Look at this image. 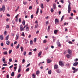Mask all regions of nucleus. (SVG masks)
<instances>
[{"instance_id": "nucleus-44", "label": "nucleus", "mask_w": 78, "mask_h": 78, "mask_svg": "<svg viewBox=\"0 0 78 78\" xmlns=\"http://www.w3.org/2000/svg\"><path fill=\"white\" fill-rule=\"evenodd\" d=\"M21 36H25V34H24V32H23L22 34H21Z\"/></svg>"}, {"instance_id": "nucleus-48", "label": "nucleus", "mask_w": 78, "mask_h": 78, "mask_svg": "<svg viewBox=\"0 0 78 78\" xmlns=\"http://www.w3.org/2000/svg\"><path fill=\"white\" fill-rule=\"evenodd\" d=\"M42 62H40L38 64V66H40V65H42Z\"/></svg>"}, {"instance_id": "nucleus-54", "label": "nucleus", "mask_w": 78, "mask_h": 78, "mask_svg": "<svg viewBox=\"0 0 78 78\" xmlns=\"http://www.w3.org/2000/svg\"><path fill=\"white\" fill-rule=\"evenodd\" d=\"M19 22H21V18H20L19 19Z\"/></svg>"}, {"instance_id": "nucleus-30", "label": "nucleus", "mask_w": 78, "mask_h": 78, "mask_svg": "<svg viewBox=\"0 0 78 78\" xmlns=\"http://www.w3.org/2000/svg\"><path fill=\"white\" fill-rule=\"evenodd\" d=\"M48 73L49 75H50L51 74V70H50L48 71Z\"/></svg>"}, {"instance_id": "nucleus-57", "label": "nucleus", "mask_w": 78, "mask_h": 78, "mask_svg": "<svg viewBox=\"0 0 78 78\" xmlns=\"http://www.w3.org/2000/svg\"><path fill=\"white\" fill-rule=\"evenodd\" d=\"M60 2L63 4L64 3V0H61Z\"/></svg>"}, {"instance_id": "nucleus-22", "label": "nucleus", "mask_w": 78, "mask_h": 78, "mask_svg": "<svg viewBox=\"0 0 78 78\" xmlns=\"http://www.w3.org/2000/svg\"><path fill=\"white\" fill-rule=\"evenodd\" d=\"M32 76L33 78H36V74H35L34 73L32 74Z\"/></svg>"}, {"instance_id": "nucleus-14", "label": "nucleus", "mask_w": 78, "mask_h": 78, "mask_svg": "<svg viewBox=\"0 0 78 78\" xmlns=\"http://www.w3.org/2000/svg\"><path fill=\"white\" fill-rule=\"evenodd\" d=\"M9 35H8L6 37L5 40H6V41H8V39H9Z\"/></svg>"}, {"instance_id": "nucleus-29", "label": "nucleus", "mask_w": 78, "mask_h": 78, "mask_svg": "<svg viewBox=\"0 0 78 78\" xmlns=\"http://www.w3.org/2000/svg\"><path fill=\"white\" fill-rule=\"evenodd\" d=\"M39 8H38L37 9V10L36 12V14H38V12H39Z\"/></svg>"}, {"instance_id": "nucleus-45", "label": "nucleus", "mask_w": 78, "mask_h": 78, "mask_svg": "<svg viewBox=\"0 0 78 78\" xmlns=\"http://www.w3.org/2000/svg\"><path fill=\"white\" fill-rule=\"evenodd\" d=\"M29 70H30V69H29V68H28L26 70V72L28 71H29Z\"/></svg>"}, {"instance_id": "nucleus-41", "label": "nucleus", "mask_w": 78, "mask_h": 78, "mask_svg": "<svg viewBox=\"0 0 78 78\" xmlns=\"http://www.w3.org/2000/svg\"><path fill=\"white\" fill-rule=\"evenodd\" d=\"M51 12H53L54 11V10H53V8H51Z\"/></svg>"}, {"instance_id": "nucleus-16", "label": "nucleus", "mask_w": 78, "mask_h": 78, "mask_svg": "<svg viewBox=\"0 0 78 78\" xmlns=\"http://www.w3.org/2000/svg\"><path fill=\"white\" fill-rule=\"evenodd\" d=\"M68 52L69 55H71V52H72V51H71L69 49L68 51Z\"/></svg>"}, {"instance_id": "nucleus-12", "label": "nucleus", "mask_w": 78, "mask_h": 78, "mask_svg": "<svg viewBox=\"0 0 78 78\" xmlns=\"http://www.w3.org/2000/svg\"><path fill=\"white\" fill-rule=\"evenodd\" d=\"M71 56L68 54L66 55V57H67V58H70Z\"/></svg>"}, {"instance_id": "nucleus-39", "label": "nucleus", "mask_w": 78, "mask_h": 78, "mask_svg": "<svg viewBox=\"0 0 78 78\" xmlns=\"http://www.w3.org/2000/svg\"><path fill=\"white\" fill-rule=\"evenodd\" d=\"M19 6H18L17 9H16V10H15V12H16V11H17L18 9H19Z\"/></svg>"}, {"instance_id": "nucleus-63", "label": "nucleus", "mask_w": 78, "mask_h": 78, "mask_svg": "<svg viewBox=\"0 0 78 78\" xmlns=\"http://www.w3.org/2000/svg\"><path fill=\"white\" fill-rule=\"evenodd\" d=\"M26 51H24V53H23V55H26Z\"/></svg>"}, {"instance_id": "nucleus-34", "label": "nucleus", "mask_w": 78, "mask_h": 78, "mask_svg": "<svg viewBox=\"0 0 78 78\" xmlns=\"http://www.w3.org/2000/svg\"><path fill=\"white\" fill-rule=\"evenodd\" d=\"M19 47H20V44H19L16 47V49H17V48H19Z\"/></svg>"}, {"instance_id": "nucleus-18", "label": "nucleus", "mask_w": 78, "mask_h": 78, "mask_svg": "<svg viewBox=\"0 0 78 78\" xmlns=\"http://www.w3.org/2000/svg\"><path fill=\"white\" fill-rule=\"evenodd\" d=\"M24 28V27H23L20 28V31H23Z\"/></svg>"}, {"instance_id": "nucleus-4", "label": "nucleus", "mask_w": 78, "mask_h": 78, "mask_svg": "<svg viewBox=\"0 0 78 78\" xmlns=\"http://www.w3.org/2000/svg\"><path fill=\"white\" fill-rule=\"evenodd\" d=\"M55 24H57V23H59V20L57 19H55Z\"/></svg>"}, {"instance_id": "nucleus-9", "label": "nucleus", "mask_w": 78, "mask_h": 78, "mask_svg": "<svg viewBox=\"0 0 78 78\" xmlns=\"http://www.w3.org/2000/svg\"><path fill=\"white\" fill-rule=\"evenodd\" d=\"M51 62V60L50 59H47V63H50Z\"/></svg>"}, {"instance_id": "nucleus-33", "label": "nucleus", "mask_w": 78, "mask_h": 78, "mask_svg": "<svg viewBox=\"0 0 78 78\" xmlns=\"http://www.w3.org/2000/svg\"><path fill=\"white\" fill-rule=\"evenodd\" d=\"M64 16H62L61 20V22H62V20H63V19H64Z\"/></svg>"}, {"instance_id": "nucleus-59", "label": "nucleus", "mask_w": 78, "mask_h": 78, "mask_svg": "<svg viewBox=\"0 0 78 78\" xmlns=\"http://www.w3.org/2000/svg\"><path fill=\"white\" fill-rule=\"evenodd\" d=\"M31 19H33V15H32L30 16Z\"/></svg>"}, {"instance_id": "nucleus-11", "label": "nucleus", "mask_w": 78, "mask_h": 78, "mask_svg": "<svg viewBox=\"0 0 78 78\" xmlns=\"http://www.w3.org/2000/svg\"><path fill=\"white\" fill-rule=\"evenodd\" d=\"M78 62H76L73 63V66H76L77 65H78Z\"/></svg>"}, {"instance_id": "nucleus-62", "label": "nucleus", "mask_w": 78, "mask_h": 78, "mask_svg": "<svg viewBox=\"0 0 78 78\" xmlns=\"http://www.w3.org/2000/svg\"><path fill=\"white\" fill-rule=\"evenodd\" d=\"M37 51V49H36V48H35V49H34L33 50V51Z\"/></svg>"}, {"instance_id": "nucleus-46", "label": "nucleus", "mask_w": 78, "mask_h": 78, "mask_svg": "<svg viewBox=\"0 0 78 78\" xmlns=\"http://www.w3.org/2000/svg\"><path fill=\"white\" fill-rule=\"evenodd\" d=\"M4 58L2 59V61L4 62V63H5V58Z\"/></svg>"}, {"instance_id": "nucleus-56", "label": "nucleus", "mask_w": 78, "mask_h": 78, "mask_svg": "<svg viewBox=\"0 0 78 78\" xmlns=\"http://www.w3.org/2000/svg\"><path fill=\"white\" fill-rule=\"evenodd\" d=\"M1 46H3V42L1 43Z\"/></svg>"}, {"instance_id": "nucleus-3", "label": "nucleus", "mask_w": 78, "mask_h": 78, "mask_svg": "<svg viewBox=\"0 0 78 78\" xmlns=\"http://www.w3.org/2000/svg\"><path fill=\"white\" fill-rule=\"evenodd\" d=\"M59 64L61 67H63V66H64V62L60 61L59 62Z\"/></svg>"}, {"instance_id": "nucleus-23", "label": "nucleus", "mask_w": 78, "mask_h": 78, "mask_svg": "<svg viewBox=\"0 0 78 78\" xmlns=\"http://www.w3.org/2000/svg\"><path fill=\"white\" fill-rule=\"evenodd\" d=\"M78 69H75V70H74L73 73H75L76 72H77L78 71Z\"/></svg>"}, {"instance_id": "nucleus-20", "label": "nucleus", "mask_w": 78, "mask_h": 78, "mask_svg": "<svg viewBox=\"0 0 78 78\" xmlns=\"http://www.w3.org/2000/svg\"><path fill=\"white\" fill-rule=\"evenodd\" d=\"M54 34H56L58 33V30H55L54 31Z\"/></svg>"}, {"instance_id": "nucleus-32", "label": "nucleus", "mask_w": 78, "mask_h": 78, "mask_svg": "<svg viewBox=\"0 0 78 78\" xmlns=\"http://www.w3.org/2000/svg\"><path fill=\"white\" fill-rule=\"evenodd\" d=\"M22 24L23 25H25V20H23L22 22Z\"/></svg>"}, {"instance_id": "nucleus-24", "label": "nucleus", "mask_w": 78, "mask_h": 78, "mask_svg": "<svg viewBox=\"0 0 78 78\" xmlns=\"http://www.w3.org/2000/svg\"><path fill=\"white\" fill-rule=\"evenodd\" d=\"M26 31H29V27H26Z\"/></svg>"}, {"instance_id": "nucleus-7", "label": "nucleus", "mask_w": 78, "mask_h": 78, "mask_svg": "<svg viewBox=\"0 0 78 78\" xmlns=\"http://www.w3.org/2000/svg\"><path fill=\"white\" fill-rule=\"evenodd\" d=\"M58 41L57 43V45H58V47H61V45L60 42H59V41Z\"/></svg>"}, {"instance_id": "nucleus-19", "label": "nucleus", "mask_w": 78, "mask_h": 78, "mask_svg": "<svg viewBox=\"0 0 78 78\" xmlns=\"http://www.w3.org/2000/svg\"><path fill=\"white\" fill-rule=\"evenodd\" d=\"M40 6H41V8H42V9H43V8H44V5L43 4H42V3L41 4V5H40Z\"/></svg>"}, {"instance_id": "nucleus-50", "label": "nucleus", "mask_w": 78, "mask_h": 78, "mask_svg": "<svg viewBox=\"0 0 78 78\" xmlns=\"http://www.w3.org/2000/svg\"><path fill=\"white\" fill-rule=\"evenodd\" d=\"M13 67V65H12L11 66H10L9 67V68L10 69H12Z\"/></svg>"}, {"instance_id": "nucleus-49", "label": "nucleus", "mask_w": 78, "mask_h": 78, "mask_svg": "<svg viewBox=\"0 0 78 78\" xmlns=\"http://www.w3.org/2000/svg\"><path fill=\"white\" fill-rule=\"evenodd\" d=\"M46 25H48V21L46 22Z\"/></svg>"}, {"instance_id": "nucleus-43", "label": "nucleus", "mask_w": 78, "mask_h": 78, "mask_svg": "<svg viewBox=\"0 0 78 78\" xmlns=\"http://www.w3.org/2000/svg\"><path fill=\"white\" fill-rule=\"evenodd\" d=\"M30 65H31V64L30 63H29L26 66V67L27 68L28 67H29V66H30Z\"/></svg>"}, {"instance_id": "nucleus-2", "label": "nucleus", "mask_w": 78, "mask_h": 78, "mask_svg": "<svg viewBox=\"0 0 78 78\" xmlns=\"http://www.w3.org/2000/svg\"><path fill=\"white\" fill-rule=\"evenodd\" d=\"M2 8H0V11H3V12H4L5 10V5H3L2 6Z\"/></svg>"}, {"instance_id": "nucleus-13", "label": "nucleus", "mask_w": 78, "mask_h": 78, "mask_svg": "<svg viewBox=\"0 0 78 78\" xmlns=\"http://www.w3.org/2000/svg\"><path fill=\"white\" fill-rule=\"evenodd\" d=\"M39 73H40V71L39 70H38L36 72V75H38Z\"/></svg>"}, {"instance_id": "nucleus-21", "label": "nucleus", "mask_w": 78, "mask_h": 78, "mask_svg": "<svg viewBox=\"0 0 78 78\" xmlns=\"http://www.w3.org/2000/svg\"><path fill=\"white\" fill-rule=\"evenodd\" d=\"M3 54L4 55H6L7 54H8V52L7 51H5L3 52Z\"/></svg>"}, {"instance_id": "nucleus-17", "label": "nucleus", "mask_w": 78, "mask_h": 78, "mask_svg": "<svg viewBox=\"0 0 78 78\" xmlns=\"http://www.w3.org/2000/svg\"><path fill=\"white\" fill-rule=\"evenodd\" d=\"M0 39L1 40H3V36L2 35H1L0 36Z\"/></svg>"}, {"instance_id": "nucleus-5", "label": "nucleus", "mask_w": 78, "mask_h": 78, "mask_svg": "<svg viewBox=\"0 0 78 78\" xmlns=\"http://www.w3.org/2000/svg\"><path fill=\"white\" fill-rule=\"evenodd\" d=\"M53 9H56V4L54 3L53 5Z\"/></svg>"}, {"instance_id": "nucleus-47", "label": "nucleus", "mask_w": 78, "mask_h": 78, "mask_svg": "<svg viewBox=\"0 0 78 78\" xmlns=\"http://www.w3.org/2000/svg\"><path fill=\"white\" fill-rule=\"evenodd\" d=\"M9 28V25H7L6 26V28Z\"/></svg>"}, {"instance_id": "nucleus-61", "label": "nucleus", "mask_w": 78, "mask_h": 78, "mask_svg": "<svg viewBox=\"0 0 78 78\" xmlns=\"http://www.w3.org/2000/svg\"><path fill=\"white\" fill-rule=\"evenodd\" d=\"M11 47H13V46H14V44H13V43L11 44Z\"/></svg>"}, {"instance_id": "nucleus-51", "label": "nucleus", "mask_w": 78, "mask_h": 78, "mask_svg": "<svg viewBox=\"0 0 78 78\" xmlns=\"http://www.w3.org/2000/svg\"><path fill=\"white\" fill-rule=\"evenodd\" d=\"M2 66H8V65L7 64H4L2 65Z\"/></svg>"}, {"instance_id": "nucleus-8", "label": "nucleus", "mask_w": 78, "mask_h": 78, "mask_svg": "<svg viewBox=\"0 0 78 78\" xmlns=\"http://www.w3.org/2000/svg\"><path fill=\"white\" fill-rule=\"evenodd\" d=\"M21 71V66H19V69L18 70V73H20Z\"/></svg>"}, {"instance_id": "nucleus-35", "label": "nucleus", "mask_w": 78, "mask_h": 78, "mask_svg": "<svg viewBox=\"0 0 78 78\" xmlns=\"http://www.w3.org/2000/svg\"><path fill=\"white\" fill-rule=\"evenodd\" d=\"M32 55V52H29V56H31Z\"/></svg>"}, {"instance_id": "nucleus-58", "label": "nucleus", "mask_w": 78, "mask_h": 78, "mask_svg": "<svg viewBox=\"0 0 78 78\" xmlns=\"http://www.w3.org/2000/svg\"><path fill=\"white\" fill-rule=\"evenodd\" d=\"M9 62H11L12 61V59L11 58H9Z\"/></svg>"}, {"instance_id": "nucleus-15", "label": "nucleus", "mask_w": 78, "mask_h": 78, "mask_svg": "<svg viewBox=\"0 0 78 78\" xmlns=\"http://www.w3.org/2000/svg\"><path fill=\"white\" fill-rule=\"evenodd\" d=\"M41 54H42V51H41L38 53V57H39V56H40L41 55Z\"/></svg>"}, {"instance_id": "nucleus-25", "label": "nucleus", "mask_w": 78, "mask_h": 78, "mask_svg": "<svg viewBox=\"0 0 78 78\" xmlns=\"http://www.w3.org/2000/svg\"><path fill=\"white\" fill-rule=\"evenodd\" d=\"M21 76V74H19L17 76V78H19Z\"/></svg>"}, {"instance_id": "nucleus-42", "label": "nucleus", "mask_w": 78, "mask_h": 78, "mask_svg": "<svg viewBox=\"0 0 78 78\" xmlns=\"http://www.w3.org/2000/svg\"><path fill=\"white\" fill-rule=\"evenodd\" d=\"M38 27V24H37V25H36L35 27V28H37Z\"/></svg>"}, {"instance_id": "nucleus-28", "label": "nucleus", "mask_w": 78, "mask_h": 78, "mask_svg": "<svg viewBox=\"0 0 78 78\" xmlns=\"http://www.w3.org/2000/svg\"><path fill=\"white\" fill-rule=\"evenodd\" d=\"M11 76H14V72H12L11 74Z\"/></svg>"}, {"instance_id": "nucleus-38", "label": "nucleus", "mask_w": 78, "mask_h": 78, "mask_svg": "<svg viewBox=\"0 0 78 78\" xmlns=\"http://www.w3.org/2000/svg\"><path fill=\"white\" fill-rule=\"evenodd\" d=\"M30 45H33V41H32V40L30 41Z\"/></svg>"}, {"instance_id": "nucleus-60", "label": "nucleus", "mask_w": 78, "mask_h": 78, "mask_svg": "<svg viewBox=\"0 0 78 78\" xmlns=\"http://www.w3.org/2000/svg\"><path fill=\"white\" fill-rule=\"evenodd\" d=\"M47 42V41L46 40H44L43 41V43H46Z\"/></svg>"}, {"instance_id": "nucleus-6", "label": "nucleus", "mask_w": 78, "mask_h": 78, "mask_svg": "<svg viewBox=\"0 0 78 78\" xmlns=\"http://www.w3.org/2000/svg\"><path fill=\"white\" fill-rule=\"evenodd\" d=\"M58 66L57 65H55L54 66V69H58Z\"/></svg>"}, {"instance_id": "nucleus-55", "label": "nucleus", "mask_w": 78, "mask_h": 78, "mask_svg": "<svg viewBox=\"0 0 78 78\" xmlns=\"http://www.w3.org/2000/svg\"><path fill=\"white\" fill-rule=\"evenodd\" d=\"M23 61L22 62V63H23L24 62H25V59H23L22 60Z\"/></svg>"}, {"instance_id": "nucleus-64", "label": "nucleus", "mask_w": 78, "mask_h": 78, "mask_svg": "<svg viewBox=\"0 0 78 78\" xmlns=\"http://www.w3.org/2000/svg\"><path fill=\"white\" fill-rule=\"evenodd\" d=\"M6 77H7V78H9V75H7L6 76Z\"/></svg>"}, {"instance_id": "nucleus-40", "label": "nucleus", "mask_w": 78, "mask_h": 78, "mask_svg": "<svg viewBox=\"0 0 78 78\" xmlns=\"http://www.w3.org/2000/svg\"><path fill=\"white\" fill-rule=\"evenodd\" d=\"M12 52V50H10L9 51V54H11V53Z\"/></svg>"}, {"instance_id": "nucleus-26", "label": "nucleus", "mask_w": 78, "mask_h": 78, "mask_svg": "<svg viewBox=\"0 0 78 78\" xmlns=\"http://www.w3.org/2000/svg\"><path fill=\"white\" fill-rule=\"evenodd\" d=\"M19 34H16V40H17V39H19Z\"/></svg>"}, {"instance_id": "nucleus-53", "label": "nucleus", "mask_w": 78, "mask_h": 78, "mask_svg": "<svg viewBox=\"0 0 78 78\" xmlns=\"http://www.w3.org/2000/svg\"><path fill=\"white\" fill-rule=\"evenodd\" d=\"M29 9H32V6H30L29 8Z\"/></svg>"}, {"instance_id": "nucleus-31", "label": "nucleus", "mask_w": 78, "mask_h": 78, "mask_svg": "<svg viewBox=\"0 0 78 78\" xmlns=\"http://www.w3.org/2000/svg\"><path fill=\"white\" fill-rule=\"evenodd\" d=\"M50 26H48V31L49 32V31H50Z\"/></svg>"}, {"instance_id": "nucleus-1", "label": "nucleus", "mask_w": 78, "mask_h": 78, "mask_svg": "<svg viewBox=\"0 0 78 78\" xmlns=\"http://www.w3.org/2000/svg\"><path fill=\"white\" fill-rule=\"evenodd\" d=\"M68 2L69 3L68 11V13H70V11H71V5H72V3H70V1H69V0L68 1Z\"/></svg>"}, {"instance_id": "nucleus-37", "label": "nucleus", "mask_w": 78, "mask_h": 78, "mask_svg": "<svg viewBox=\"0 0 78 78\" xmlns=\"http://www.w3.org/2000/svg\"><path fill=\"white\" fill-rule=\"evenodd\" d=\"M36 40H37V38H35L34 40V42H36Z\"/></svg>"}, {"instance_id": "nucleus-10", "label": "nucleus", "mask_w": 78, "mask_h": 78, "mask_svg": "<svg viewBox=\"0 0 78 78\" xmlns=\"http://www.w3.org/2000/svg\"><path fill=\"white\" fill-rule=\"evenodd\" d=\"M56 71L57 72V73H61V70L59 69H57Z\"/></svg>"}, {"instance_id": "nucleus-36", "label": "nucleus", "mask_w": 78, "mask_h": 78, "mask_svg": "<svg viewBox=\"0 0 78 78\" xmlns=\"http://www.w3.org/2000/svg\"><path fill=\"white\" fill-rule=\"evenodd\" d=\"M20 48L21 51H23V47H21Z\"/></svg>"}, {"instance_id": "nucleus-52", "label": "nucleus", "mask_w": 78, "mask_h": 78, "mask_svg": "<svg viewBox=\"0 0 78 78\" xmlns=\"http://www.w3.org/2000/svg\"><path fill=\"white\" fill-rule=\"evenodd\" d=\"M27 2H23V4L24 5H26V4H27Z\"/></svg>"}, {"instance_id": "nucleus-27", "label": "nucleus", "mask_w": 78, "mask_h": 78, "mask_svg": "<svg viewBox=\"0 0 78 78\" xmlns=\"http://www.w3.org/2000/svg\"><path fill=\"white\" fill-rule=\"evenodd\" d=\"M6 44L7 45H9V44H10V42H9V41H7Z\"/></svg>"}]
</instances>
